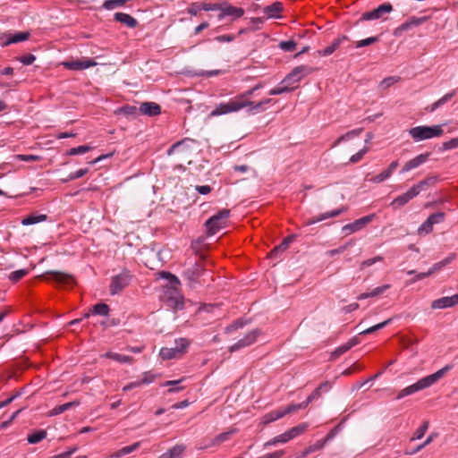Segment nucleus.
Returning a JSON list of instances; mask_svg holds the SVG:
<instances>
[{
	"label": "nucleus",
	"instance_id": "nucleus-30",
	"mask_svg": "<svg viewBox=\"0 0 458 458\" xmlns=\"http://www.w3.org/2000/svg\"><path fill=\"white\" fill-rule=\"evenodd\" d=\"M244 14V10L241 7H235L233 5H229L224 9L223 13L219 14V19H223L225 15H232L236 18H240Z\"/></svg>",
	"mask_w": 458,
	"mask_h": 458
},
{
	"label": "nucleus",
	"instance_id": "nucleus-51",
	"mask_svg": "<svg viewBox=\"0 0 458 458\" xmlns=\"http://www.w3.org/2000/svg\"><path fill=\"white\" fill-rule=\"evenodd\" d=\"M279 47L285 52H293L296 48V43L293 40L281 41Z\"/></svg>",
	"mask_w": 458,
	"mask_h": 458
},
{
	"label": "nucleus",
	"instance_id": "nucleus-33",
	"mask_svg": "<svg viewBox=\"0 0 458 458\" xmlns=\"http://www.w3.org/2000/svg\"><path fill=\"white\" fill-rule=\"evenodd\" d=\"M140 442H137L131 445L124 446V447L121 448L120 450H118L117 452H115L112 455V457L120 458L123 455L129 454L134 452L135 450H137L140 447Z\"/></svg>",
	"mask_w": 458,
	"mask_h": 458
},
{
	"label": "nucleus",
	"instance_id": "nucleus-53",
	"mask_svg": "<svg viewBox=\"0 0 458 458\" xmlns=\"http://www.w3.org/2000/svg\"><path fill=\"white\" fill-rule=\"evenodd\" d=\"M433 224L432 222L427 218V220L419 227L418 233L420 234L422 233L428 234L432 232L433 230Z\"/></svg>",
	"mask_w": 458,
	"mask_h": 458
},
{
	"label": "nucleus",
	"instance_id": "nucleus-57",
	"mask_svg": "<svg viewBox=\"0 0 458 458\" xmlns=\"http://www.w3.org/2000/svg\"><path fill=\"white\" fill-rule=\"evenodd\" d=\"M377 41H378V38L377 37H370V38H368L357 41L356 42V47L360 48V47H367V46L374 44V43H376Z\"/></svg>",
	"mask_w": 458,
	"mask_h": 458
},
{
	"label": "nucleus",
	"instance_id": "nucleus-45",
	"mask_svg": "<svg viewBox=\"0 0 458 458\" xmlns=\"http://www.w3.org/2000/svg\"><path fill=\"white\" fill-rule=\"evenodd\" d=\"M296 88H297V86H288L285 84L284 86H281V87H277V88L270 89L269 95H271V96L281 95L283 93L293 91Z\"/></svg>",
	"mask_w": 458,
	"mask_h": 458
},
{
	"label": "nucleus",
	"instance_id": "nucleus-52",
	"mask_svg": "<svg viewBox=\"0 0 458 458\" xmlns=\"http://www.w3.org/2000/svg\"><path fill=\"white\" fill-rule=\"evenodd\" d=\"M88 172H89L88 168L79 169L73 173H71L68 176V179L64 180V182L73 181V180L79 179V178L84 176Z\"/></svg>",
	"mask_w": 458,
	"mask_h": 458
},
{
	"label": "nucleus",
	"instance_id": "nucleus-3",
	"mask_svg": "<svg viewBox=\"0 0 458 458\" xmlns=\"http://www.w3.org/2000/svg\"><path fill=\"white\" fill-rule=\"evenodd\" d=\"M230 216L229 209H222L212 216L205 223L208 235L216 234L221 228L225 227Z\"/></svg>",
	"mask_w": 458,
	"mask_h": 458
},
{
	"label": "nucleus",
	"instance_id": "nucleus-49",
	"mask_svg": "<svg viewBox=\"0 0 458 458\" xmlns=\"http://www.w3.org/2000/svg\"><path fill=\"white\" fill-rule=\"evenodd\" d=\"M438 436V434L437 432H433L431 433L428 437L427 439L422 443L420 444V445H418L412 452H411L410 454H416L418 452H420V450H422L424 447H426L427 445H428L433 440L434 438H436Z\"/></svg>",
	"mask_w": 458,
	"mask_h": 458
},
{
	"label": "nucleus",
	"instance_id": "nucleus-23",
	"mask_svg": "<svg viewBox=\"0 0 458 458\" xmlns=\"http://www.w3.org/2000/svg\"><path fill=\"white\" fill-rule=\"evenodd\" d=\"M185 449V445H176L161 454L159 458H182Z\"/></svg>",
	"mask_w": 458,
	"mask_h": 458
},
{
	"label": "nucleus",
	"instance_id": "nucleus-7",
	"mask_svg": "<svg viewBox=\"0 0 458 458\" xmlns=\"http://www.w3.org/2000/svg\"><path fill=\"white\" fill-rule=\"evenodd\" d=\"M376 217L375 214H370L368 216H365L363 217H360L357 220H355L352 223L347 224L343 226L342 231L345 233V234H351L352 233L358 232L364 228L368 224L373 221V219Z\"/></svg>",
	"mask_w": 458,
	"mask_h": 458
},
{
	"label": "nucleus",
	"instance_id": "nucleus-16",
	"mask_svg": "<svg viewBox=\"0 0 458 458\" xmlns=\"http://www.w3.org/2000/svg\"><path fill=\"white\" fill-rule=\"evenodd\" d=\"M204 270V267L200 264L195 263L191 267L187 268L183 272V276L190 282L194 283L201 276Z\"/></svg>",
	"mask_w": 458,
	"mask_h": 458
},
{
	"label": "nucleus",
	"instance_id": "nucleus-19",
	"mask_svg": "<svg viewBox=\"0 0 458 458\" xmlns=\"http://www.w3.org/2000/svg\"><path fill=\"white\" fill-rule=\"evenodd\" d=\"M293 238H294L293 235H288L287 237H285L279 245L274 247L270 250V252L268 253V258H270V259L276 258L280 253L288 249L290 243L293 241Z\"/></svg>",
	"mask_w": 458,
	"mask_h": 458
},
{
	"label": "nucleus",
	"instance_id": "nucleus-47",
	"mask_svg": "<svg viewBox=\"0 0 458 458\" xmlns=\"http://www.w3.org/2000/svg\"><path fill=\"white\" fill-rule=\"evenodd\" d=\"M28 273H29L28 269L16 270V271L12 272L9 275V279L12 282L16 283V282L20 281L21 278H23L25 276H27Z\"/></svg>",
	"mask_w": 458,
	"mask_h": 458
},
{
	"label": "nucleus",
	"instance_id": "nucleus-8",
	"mask_svg": "<svg viewBox=\"0 0 458 458\" xmlns=\"http://www.w3.org/2000/svg\"><path fill=\"white\" fill-rule=\"evenodd\" d=\"M62 65L67 70L82 71L84 69L97 65L93 59L70 60L62 63Z\"/></svg>",
	"mask_w": 458,
	"mask_h": 458
},
{
	"label": "nucleus",
	"instance_id": "nucleus-9",
	"mask_svg": "<svg viewBox=\"0 0 458 458\" xmlns=\"http://www.w3.org/2000/svg\"><path fill=\"white\" fill-rule=\"evenodd\" d=\"M392 11L393 5L390 3H385L370 12L364 13L362 14V20H377L381 18L385 13H388Z\"/></svg>",
	"mask_w": 458,
	"mask_h": 458
},
{
	"label": "nucleus",
	"instance_id": "nucleus-54",
	"mask_svg": "<svg viewBox=\"0 0 458 458\" xmlns=\"http://www.w3.org/2000/svg\"><path fill=\"white\" fill-rule=\"evenodd\" d=\"M138 108L134 106H124L119 108V113L123 114L126 116L135 115Z\"/></svg>",
	"mask_w": 458,
	"mask_h": 458
},
{
	"label": "nucleus",
	"instance_id": "nucleus-56",
	"mask_svg": "<svg viewBox=\"0 0 458 458\" xmlns=\"http://www.w3.org/2000/svg\"><path fill=\"white\" fill-rule=\"evenodd\" d=\"M458 148V138H453L448 141H445L442 144V150H450Z\"/></svg>",
	"mask_w": 458,
	"mask_h": 458
},
{
	"label": "nucleus",
	"instance_id": "nucleus-55",
	"mask_svg": "<svg viewBox=\"0 0 458 458\" xmlns=\"http://www.w3.org/2000/svg\"><path fill=\"white\" fill-rule=\"evenodd\" d=\"M15 158L19 161H24V162H34V161H39L41 160V157L37 155H17Z\"/></svg>",
	"mask_w": 458,
	"mask_h": 458
},
{
	"label": "nucleus",
	"instance_id": "nucleus-43",
	"mask_svg": "<svg viewBox=\"0 0 458 458\" xmlns=\"http://www.w3.org/2000/svg\"><path fill=\"white\" fill-rule=\"evenodd\" d=\"M283 11V4L280 2H275L272 4L267 6L266 13L270 16H276Z\"/></svg>",
	"mask_w": 458,
	"mask_h": 458
},
{
	"label": "nucleus",
	"instance_id": "nucleus-36",
	"mask_svg": "<svg viewBox=\"0 0 458 458\" xmlns=\"http://www.w3.org/2000/svg\"><path fill=\"white\" fill-rule=\"evenodd\" d=\"M233 432H234L233 430H231V431L224 432V433H221V434L217 435L216 437H214L211 440V442H210V444L208 445L205 446V448L209 447V446H213V445H218L221 443L227 441Z\"/></svg>",
	"mask_w": 458,
	"mask_h": 458
},
{
	"label": "nucleus",
	"instance_id": "nucleus-62",
	"mask_svg": "<svg viewBox=\"0 0 458 458\" xmlns=\"http://www.w3.org/2000/svg\"><path fill=\"white\" fill-rule=\"evenodd\" d=\"M186 142V140H181V141H178L174 144H173L167 150V155L168 156H171L173 155L176 150L178 149H182L184 144Z\"/></svg>",
	"mask_w": 458,
	"mask_h": 458
},
{
	"label": "nucleus",
	"instance_id": "nucleus-17",
	"mask_svg": "<svg viewBox=\"0 0 458 458\" xmlns=\"http://www.w3.org/2000/svg\"><path fill=\"white\" fill-rule=\"evenodd\" d=\"M140 112L148 116H155L161 113V107L155 102H143L140 104Z\"/></svg>",
	"mask_w": 458,
	"mask_h": 458
},
{
	"label": "nucleus",
	"instance_id": "nucleus-50",
	"mask_svg": "<svg viewBox=\"0 0 458 458\" xmlns=\"http://www.w3.org/2000/svg\"><path fill=\"white\" fill-rule=\"evenodd\" d=\"M423 19H417V18H412V20L411 21H407V22H404L403 23L402 25H400L396 30H395V34H397L398 31H403V30H407L411 25H419L420 24V22L422 21Z\"/></svg>",
	"mask_w": 458,
	"mask_h": 458
},
{
	"label": "nucleus",
	"instance_id": "nucleus-32",
	"mask_svg": "<svg viewBox=\"0 0 458 458\" xmlns=\"http://www.w3.org/2000/svg\"><path fill=\"white\" fill-rule=\"evenodd\" d=\"M159 355H160V357L163 360H171V359L182 357L178 353V350H176V348H174V347H171V348L164 347V348H161V350L159 352Z\"/></svg>",
	"mask_w": 458,
	"mask_h": 458
},
{
	"label": "nucleus",
	"instance_id": "nucleus-61",
	"mask_svg": "<svg viewBox=\"0 0 458 458\" xmlns=\"http://www.w3.org/2000/svg\"><path fill=\"white\" fill-rule=\"evenodd\" d=\"M390 284H384V285H381V286H378V287H376L374 290H372L370 293H369V295L371 297H376V296H378V295H381L383 294L386 290H388L390 288Z\"/></svg>",
	"mask_w": 458,
	"mask_h": 458
},
{
	"label": "nucleus",
	"instance_id": "nucleus-31",
	"mask_svg": "<svg viewBox=\"0 0 458 458\" xmlns=\"http://www.w3.org/2000/svg\"><path fill=\"white\" fill-rule=\"evenodd\" d=\"M255 90L253 88L250 89L249 90L243 92L242 94H240L236 96L234 98L238 103H241L243 105V108L247 107L248 106H252V101L250 100V98L253 95Z\"/></svg>",
	"mask_w": 458,
	"mask_h": 458
},
{
	"label": "nucleus",
	"instance_id": "nucleus-42",
	"mask_svg": "<svg viewBox=\"0 0 458 458\" xmlns=\"http://www.w3.org/2000/svg\"><path fill=\"white\" fill-rule=\"evenodd\" d=\"M309 427V424L308 423H301L292 428H290L288 431L292 437V438L293 439L294 437L303 434L307 428Z\"/></svg>",
	"mask_w": 458,
	"mask_h": 458
},
{
	"label": "nucleus",
	"instance_id": "nucleus-25",
	"mask_svg": "<svg viewBox=\"0 0 458 458\" xmlns=\"http://www.w3.org/2000/svg\"><path fill=\"white\" fill-rule=\"evenodd\" d=\"M30 33L29 31L17 32L13 35H9L7 40L3 43V46H8L10 44H15L29 39Z\"/></svg>",
	"mask_w": 458,
	"mask_h": 458
},
{
	"label": "nucleus",
	"instance_id": "nucleus-6",
	"mask_svg": "<svg viewBox=\"0 0 458 458\" xmlns=\"http://www.w3.org/2000/svg\"><path fill=\"white\" fill-rule=\"evenodd\" d=\"M243 108V105L238 103L235 98L230 99L227 103H220L210 113V116H217L229 113L238 112Z\"/></svg>",
	"mask_w": 458,
	"mask_h": 458
},
{
	"label": "nucleus",
	"instance_id": "nucleus-64",
	"mask_svg": "<svg viewBox=\"0 0 458 458\" xmlns=\"http://www.w3.org/2000/svg\"><path fill=\"white\" fill-rule=\"evenodd\" d=\"M35 60L36 57L32 54L25 55L19 58V61L24 65L32 64Z\"/></svg>",
	"mask_w": 458,
	"mask_h": 458
},
{
	"label": "nucleus",
	"instance_id": "nucleus-60",
	"mask_svg": "<svg viewBox=\"0 0 458 458\" xmlns=\"http://www.w3.org/2000/svg\"><path fill=\"white\" fill-rule=\"evenodd\" d=\"M400 80L399 77H387L386 79H384L381 82H380V87L382 89H387L389 88L390 86H392L393 84H394L395 82H397L398 81Z\"/></svg>",
	"mask_w": 458,
	"mask_h": 458
},
{
	"label": "nucleus",
	"instance_id": "nucleus-24",
	"mask_svg": "<svg viewBox=\"0 0 458 458\" xmlns=\"http://www.w3.org/2000/svg\"><path fill=\"white\" fill-rule=\"evenodd\" d=\"M348 38L346 36H342L341 38H335L332 44L322 50L318 51V54L323 56H327L332 55L341 45L342 41L347 40Z\"/></svg>",
	"mask_w": 458,
	"mask_h": 458
},
{
	"label": "nucleus",
	"instance_id": "nucleus-2",
	"mask_svg": "<svg viewBox=\"0 0 458 458\" xmlns=\"http://www.w3.org/2000/svg\"><path fill=\"white\" fill-rule=\"evenodd\" d=\"M444 133L443 124H437L433 126L420 125L411 128L409 130L410 136L414 141H421L435 137H440Z\"/></svg>",
	"mask_w": 458,
	"mask_h": 458
},
{
	"label": "nucleus",
	"instance_id": "nucleus-58",
	"mask_svg": "<svg viewBox=\"0 0 458 458\" xmlns=\"http://www.w3.org/2000/svg\"><path fill=\"white\" fill-rule=\"evenodd\" d=\"M300 81L296 76H292V72L282 81L281 84H286L288 86H297Z\"/></svg>",
	"mask_w": 458,
	"mask_h": 458
},
{
	"label": "nucleus",
	"instance_id": "nucleus-34",
	"mask_svg": "<svg viewBox=\"0 0 458 458\" xmlns=\"http://www.w3.org/2000/svg\"><path fill=\"white\" fill-rule=\"evenodd\" d=\"M104 357L112 359L120 363H128L132 360V357H131V356L123 355V354H120L117 352H108L105 353Z\"/></svg>",
	"mask_w": 458,
	"mask_h": 458
},
{
	"label": "nucleus",
	"instance_id": "nucleus-40",
	"mask_svg": "<svg viewBox=\"0 0 458 458\" xmlns=\"http://www.w3.org/2000/svg\"><path fill=\"white\" fill-rule=\"evenodd\" d=\"M174 344V348H176V350H178V353L182 356L190 345V341L186 338H179L175 340Z\"/></svg>",
	"mask_w": 458,
	"mask_h": 458
},
{
	"label": "nucleus",
	"instance_id": "nucleus-28",
	"mask_svg": "<svg viewBox=\"0 0 458 458\" xmlns=\"http://www.w3.org/2000/svg\"><path fill=\"white\" fill-rule=\"evenodd\" d=\"M47 219V215L33 213V214H30V215L25 216L21 220V225H34V224H37V223L44 222Z\"/></svg>",
	"mask_w": 458,
	"mask_h": 458
},
{
	"label": "nucleus",
	"instance_id": "nucleus-26",
	"mask_svg": "<svg viewBox=\"0 0 458 458\" xmlns=\"http://www.w3.org/2000/svg\"><path fill=\"white\" fill-rule=\"evenodd\" d=\"M455 94H456V90L454 89V90L445 94V96H443L441 98H439L437 101L433 103L431 106H428L426 109L429 112H434L438 107L442 106L443 105H445V103L450 101L455 96Z\"/></svg>",
	"mask_w": 458,
	"mask_h": 458
},
{
	"label": "nucleus",
	"instance_id": "nucleus-4",
	"mask_svg": "<svg viewBox=\"0 0 458 458\" xmlns=\"http://www.w3.org/2000/svg\"><path fill=\"white\" fill-rule=\"evenodd\" d=\"M131 280V273L124 269L119 275H116L111 278L109 285V291L112 295H115L121 293L126 286L129 285Z\"/></svg>",
	"mask_w": 458,
	"mask_h": 458
},
{
	"label": "nucleus",
	"instance_id": "nucleus-12",
	"mask_svg": "<svg viewBox=\"0 0 458 458\" xmlns=\"http://www.w3.org/2000/svg\"><path fill=\"white\" fill-rule=\"evenodd\" d=\"M334 436L333 431L327 434L326 439L324 440H318L315 444L309 445L306 449H304L302 452H301L297 458H305L310 454H312L316 451L321 450L327 440L332 438Z\"/></svg>",
	"mask_w": 458,
	"mask_h": 458
},
{
	"label": "nucleus",
	"instance_id": "nucleus-37",
	"mask_svg": "<svg viewBox=\"0 0 458 458\" xmlns=\"http://www.w3.org/2000/svg\"><path fill=\"white\" fill-rule=\"evenodd\" d=\"M110 308L106 303H98L92 307V310L89 311L94 315L107 316L109 314Z\"/></svg>",
	"mask_w": 458,
	"mask_h": 458
},
{
	"label": "nucleus",
	"instance_id": "nucleus-63",
	"mask_svg": "<svg viewBox=\"0 0 458 458\" xmlns=\"http://www.w3.org/2000/svg\"><path fill=\"white\" fill-rule=\"evenodd\" d=\"M156 378V376L151 372H145L142 378L140 380V385H148L152 383Z\"/></svg>",
	"mask_w": 458,
	"mask_h": 458
},
{
	"label": "nucleus",
	"instance_id": "nucleus-10",
	"mask_svg": "<svg viewBox=\"0 0 458 458\" xmlns=\"http://www.w3.org/2000/svg\"><path fill=\"white\" fill-rule=\"evenodd\" d=\"M47 275L49 276L48 280L55 281L62 285H71L74 282L72 275L61 271H48Z\"/></svg>",
	"mask_w": 458,
	"mask_h": 458
},
{
	"label": "nucleus",
	"instance_id": "nucleus-48",
	"mask_svg": "<svg viewBox=\"0 0 458 458\" xmlns=\"http://www.w3.org/2000/svg\"><path fill=\"white\" fill-rule=\"evenodd\" d=\"M428 425L429 423L428 420L423 421L422 425L416 429L411 440L422 438L428 428Z\"/></svg>",
	"mask_w": 458,
	"mask_h": 458
},
{
	"label": "nucleus",
	"instance_id": "nucleus-5",
	"mask_svg": "<svg viewBox=\"0 0 458 458\" xmlns=\"http://www.w3.org/2000/svg\"><path fill=\"white\" fill-rule=\"evenodd\" d=\"M261 335L262 332L260 329H253L246 334L243 338L238 340L235 344L230 346L229 351L233 352L239 351L242 348L248 347L253 344L257 341L258 337Z\"/></svg>",
	"mask_w": 458,
	"mask_h": 458
},
{
	"label": "nucleus",
	"instance_id": "nucleus-38",
	"mask_svg": "<svg viewBox=\"0 0 458 458\" xmlns=\"http://www.w3.org/2000/svg\"><path fill=\"white\" fill-rule=\"evenodd\" d=\"M322 387H325V392H327L331 388V384L328 381H326L320 384L308 397L309 401H313L318 398L322 392Z\"/></svg>",
	"mask_w": 458,
	"mask_h": 458
},
{
	"label": "nucleus",
	"instance_id": "nucleus-20",
	"mask_svg": "<svg viewBox=\"0 0 458 458\" xmlns=\"http://www.w3.org/2000/svg\"><path fill=\"white\" fill-rule=\"evenodd\" d=\"M345 210H346V208H338V209L332 210L330 212H326V213L321 214L320 216H318L317 217H313L311 219H309L305 223V225H310L316 224L318 222L323 221V220L330 218V217H335V216H339L340 214H342Z\"/></svg>",
	"mask_w": 458,
	"mask_h": 458
},
{
	"label": "nucleus",
	"instance_id": "nucleus-14",
	"mask_svg": "<svg viewBox=\"0 0 458 458\" xmlns=\"http://www.w3.org/2000/svg\"><path fill=\"white\" fill-rule=\"evenodd\" d=\"M360 343L358 336H353L346 344L340 345L331 353V360H335L339 358L342 354L348 352L351 348L357 345Z\"/></svg>",
	"mask_w": 458,
	"mask_h": 458
},
{
	"label": "nucleus",
	"instance_id": "nucleus-11",
	"mask_svg": "<svg viewBox=\"0 0 458 458\" xmlns=\"http://www.w3.org/2000/svg\"><path fill=\"white\" fill-rule=\"evenodd\" d=\"M458 304V293L453 296H446L437 299L432 301L431 308L432 309H445L453 307Z\"/></svg>",
	"mask_w": 458,
	"mask_h": 458
},
{
	"label": "nucleus",
	"instance_id": "nucleus-1",
	"mask_svg": "<svg viewBox=\"0 0 458 458\" xmlns=\"http://www.w3.org/2000/svg\"><path fill=\"white\" fill-rule=\"evenodd\" d=\"M452 368H453L452 365H445L444 368L437 370V372H435L431 375H428V376L420 379L415 384H412V385L403 388V390H401L398 393L396 399L400 400L407 395L412 394L418 391H420V390H423L425 388L431 386L436 382H437L441 377H443L446 372L451 370Z\"/></svg>",
	"mask_w": 458,
	"mask_h": 458
},
{
	"label": "nucleus",
	"instance_id": "nucleus-13",
	"mask_svg": "<svg viewBox=\"0 0 458 458\" xmlns=\"http://www.w3.org/2000/svg\"><path fill=\"white\" fill-rule=\"evenodd\" d=\"M430 153H424L420 154L414 158L409 160L405 163V165L403 166L401 173H406L411 169H414L420 165L424 164L429 157Z\"/></svg>",
	"mask_w": 458,
	"mask_h": 458
},
{
	"label": "nucleus",
	"instance_id": "nucleus-29",
	"mask_svg": "<svg viewBox=\"0 0 458 458\" xmlns=\"http://www.w3.org/2000/svg\"><path fill=\"white\" fill-rule=\"evenodd\" d=\"M314 71H315V69L312 67H310L308 65H301V66L295 67L292 71V76H296L298 78V80L301 81V80L302 78L312 73Z\"/></svg>",
	"mask_w": 458,
	"mask_h": 458
},
{
	"label": "nucleus",
	"instance_id": "nucleus-21",
	"mask_svg": "<svg viewBox=\"0 0 458 458\" xmlns=\"http://www.w3.org/2000/svg\"><path fill=\"white\" fill-rule=\"evenodd\" d=\"M438 182V176L432 175L428 176L424 180H421L417 184L413 185L412 188L415 190L417 195L420 194L421 191L426 190L427 187L434 186Z\"/></svg>",
	"mask_w": 458,
	"mask_h": 458
},
{
	"label": "nucleus",
	"instance_id": "nucleus-39",
	"mask_svg": "<svg viewBox=\"0 0 458 458\" xmlns=\"http://www.w3.org/2000/svg\"><path fill=\"white\" fill-rule=\"evenodd\" d=\"M47 437L46 430H38L28 436V442L30 444H37Z\"/></svg>",
	"mask_w": 458,
	"mask_h": 458
},
{
	"label": "nucleus",
	"instance_id": "nucleus-15",
	"mask_svg": "<svg viewBox=\"0 0 458 458\" xmlns=\"http://www.w3.org/2000/svg\"><path fill=\"white\" fill-rule=\"evenodd\" d=\"M416 196H418V195L415 192V190H413V188L411 187L406 192H404L403 194L399 195L398 197H396L391 202V206L395 208H401V207L404 206L406 203H408L411 199L415 198Z\"/></svg>",
	"mask_w": 458,
	"mask_h": 458
},
{
	"label": "nucleus",
	"instance_id": "nucleus-46",
	"mask_svg": "<svg viewBox=\"0 0 458 458\" xmlns=\"http://www.w3.org/2000/svg\"><path fill=\"white\" fill-rule=\"evenodd\" d=\"M92 148L88 145H81L78 146L76 148H72L67 151L68 156H75L79 154H84L88 151H89Z\"/></svg>",
	"mask_w": 458,
	"mask_h": 458
},
{
	"label": "nucleus",
	"instance_id": "nucleus-18",
	"mask_svg": "<svg viewBox=\"0 0 458 458\" xmlns=\"http://www.w3.org/2000/svg\"><path fill=\"white\" fill-rule=\"evenodd\" d=\"M114 21L126 25L128 28L134 29L138 25L135 18L125 13H115L114 15Z\"/></svg>",
	"mask_w": 458,
	"mask_h": 458
},
{
	"label": "nucleus",
	"instance_id": "nucleus-27",
	"mask_svg": "<svg viewBox=\"0 0 458 458\" xmlns=\"http://www.w3.org/2000/svg\"><path fill=\"white\" fill-rule=\"evenodd\" d=\"M455 94H456V90L454 89V90L445 94V96H443L441 98H439L437 101L433 103L431 106H428L426 109L429 112H434L438 107L442 106L443 105H445V103L450 101L455 96Z\"/></svg>",
	"mask_w": 458,
	"mask_h": 458
},
{
	"label": "nucleus",
	"instance_id": "nucleus-41",
	"mask_svg": "<svg viewBox=\"0 0 458 458\" xmlns=\"http://www.w3.org/2000/svg\"><path fill=\"white\" fill-rule=\"evenodd\" d=\"M361 131H362V129L360 128V129L352 130V131L346 132L345 134L342 135L341 137H339L337 139V140L334 144V147L340 144L342 141L348 140L350 139H352V138L360 135Z\"/></svg>",
	"mask_w": 458,
	"mask_h": 458
},
{
	"label": "nucleus",
	"instance_id": "nucleus-59",
	"mask_svg": "<svg viewBox=\"0 0 458 458\" xmlns=\"http://www.w3.org/2000/svg\"><path fill=\"white\" fill-rule=\"evenodd\" d=\"M444 212H437L431 214L428 218L432 222L433 225L442 223L445 219Z\"/></svg>",
	"mask_w": 458,
	"mask_h": 458
},
{
	"label": "nucleus",
	"instance_id": "nucleus-22",
	"mask_svg": "<svg viewBox=\"0 0 458 458\" xmlns=\"http://www.w3.org/2000/svg\"><path fill=\"white\" fill-rule=\"evenodd\" d=\"M80 403H81L80 401L74 400L72 402H69V403H66L55 406L51 411H49L48 416L59 415V414L68 411L69 409H72V408L79 406Z\"/></svg>",
	"mask_w": 458,
	"mask_h": 458
},
{
	"label": "nucleus",
	"instance_id": "nucleus-44",
	"mask_svg": "<svg viewBox=\"0 0 458 458\" xmlns=\"http://www.w3.org/2000/svg\"><path fill=\"white\" fill-rule=\"evenodd\" d=\"M392 321V318H388L381 323H378L373 327H370L367 329H364L362 330L360 335H369V334H372L374 332H376L377 330H379L383 327H385L386 326H387L388 324H390V322Z\"/></svg>",
	"mask_w": 458,
	"mask_h": 458
},
{
	"label": "nucleus",
	"instance_id": "nucleus-35",
	"mask_svg": "<svg viewBox=\"0 0 458 458\" xmlns=\"http://www.w3.org/2000/svg\"><path fill=\"white\" fill-rule=\"evenodd\" d=\"M281 418H283V414L281 412V409H278L265 414L262 417V423L266 425Z\"/></svg>",
	"mask_w": 458,
	"mask_h": 458
}]
</instances>
